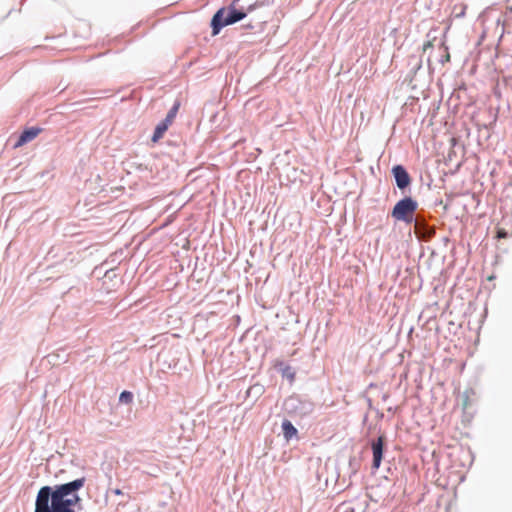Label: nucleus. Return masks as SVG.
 Listing matches in <instances>:
<instances>
[{
	"label": "nucleus",
	"mask_w": 512,
	"mask_h": 512,
	"mask_svg": "<svg viewBox=\"0 0 512 512\" xmlns=\"http://www.w3.org/2000/svg\"><path fill=\"white\" fill-rule=\"evenodd\" d=\"M85 477L54 486H43L35 500L34 512H76L81 506L78 492L85 485Z\"/></svg>",
	"instance_id": "nucleus-1"
},
{
	"label": "nucleus",
	"mask_w": 512,
	"mask_h": 512,
	"mask_svg": "<svg viewBox=\"0 0 512 512\" xmlns=\"http://www.w3.org/2000/svg\"><path fill=\"white\" fill-rule=\"evenodd\" d=\"M245 16L246 13L236 9L234 3L228 7V9L222 8L218 10L211 22L213 35H217L224 26L234 24L242 20Z\"/></svg>",
	"instance_id": "nucleus-2"
},
{
	"label": "nucleus",
	"mask_w": 512,
	"mask_h": 512,
	"mask_svg": "<svg viewBox=\"0 0 512 512\" xmlns=\"http://www.w3.org/2000/svg\"><path fill=\"white\" fill-rule=\"evenodd\" d=\"M417 202L411 197H406L396 203L392 210V217L396 220L412 223L414 213L417 209Z\"/></svg>",
	"instance_id": "nucleus-3"
},
{
	"label": "nucleus",
	"mask_w": 512,
	"mask_h": 512,
	"mask_svg": "<svg viewBox=\"0 0 512 512\" xmlns=\"http://www.w3.org/2000/svg\"><path fill=\"white\" fill-rule=\"evenodd\" d=\"M386 438L384 435H380L375 441L372 442V454H373V462L372 467L374 469H378L381 465L383 459V452L385 446Z\"/></svg>",
	"instance_id": "nucleus-4"
},
{
	"label": "nucleus",
	"mask_w": 512,
	"mask_h": 512,
	"mask_svg": "<svg viewBox=\"0 0 512 512\" xmlns=\"http://www.w3.org/2000/svg\"><path fill=\"white\" fill-rule=\"evenodd\" d=\"M41 132L42 129L39 127H30L25 129L19 136L17 142L14 144V148L22 147L26 143L34 140Z\"/></svg>",
	"instance_id": "nucleus-5"
},
{
	"label": "nucleus",
	"mask_w": 512,
	"mask_h": 512,
	"mask_svg": "<svg viewBox=\"0 0 512 512\" xmlns=\"http://www.w3.org/2000/svg\"><path fill=\"white\" fill-rule=\"evenodd\" d=\"M392 172L398 188L404 189L410 184V176L403 166L397 165L393 167Z\"/></svg>",
	"instance_id": "nucleus-6"
},
{
	"label": "nucleus",
	"mask_w": 512,
	"mask_h": 512,
	"mask_svg": "<svg viewBox=\"0 0 512 512\" xmlns=\"http://www.w3.org/2000/svg\"><path fill=\"white\" fill-rule=\"evenodd\" d=\"M282 431L286 440H290L293 437H296L298 433L297 429L289 420H284L282 422Z\"/></svg>",
	"instance_id": "nucleus-7"
},
{
	"label": "nucleus",
	"mask_w": 512,
	"mask_h": 512,
	"mask_svg": "<svg viewBox=\"0 0 512 512\" xmlns=\"http://www.w3.org/2000/svg\"><path fill=\"white\" fill-rule=\"evenodd\" d=\"M170 125H168L167 123H165L164 121H161L155 128L154 130V133H153V136H152V141L153 142H157L159 141L165 134V132L168 130Z\"/></svg>",
	"instance_id": "nucleus-8"
},
{
	"label": "nucleus",
	"mask_w": 512,
	"mask_h": 512,
	"mask_svg": "<svg viewBox=\"0 0 512 512\" xmlns=\"http://www.w3.org/2000/svg\"><path fill=\"white\" fill-rule=\"evenodd\" d=\"M179 107H180V103L179 102H176L173 107L170 109V111L168 112V114L166 115V118L163 120L165 123H167L168 125H171L178 113V110H179Z\"/></svg>",
	"instance_id": "nucleus-9"
},
{
	"label": "nucleus",
	"mask_w": 512,
	"mask_h": 512,
	"mask_svg": "<svg viewBox=\"0 0 512 512\" xmlns=\"http://www.w3.org/2000/svg\"><path fill=\"white\" fill-rule=\"evenodd\" d=\"M120 402L129 404L133 400V395L129 391H123L119 397Z\"/></svg>",
	"instance_id": "nucleus-10"
},
{
	"label": "nucleus",
	"mask_w": 512,
	"mask_h": 512,
	"mask_svg": "<svg viewBox=\"0 0 512 512\" xmlns=\"http://www.w3.org/2000/svg\"><path fill=\"white\" fill-rule=\"evenodd\" d=\"M507 237H508V233L506 232V230H505V229H503V228H499V229L497 230V238H499V239H505V238H507Z\"/></svg>",
	"instance_id": "nucleus-11"
},
{
	"label": "nucleus",
	"mask_w": 512,
	"mask_h": 512,
	"mask_svg": "<svg viewBox=\"0 0 512 512\" xmlns=\"http://www.w3.org/2000/svg\"><path fill=\"white\" fill-rule=\"evenodd\" d=\"M433 48V41L429 40L424 43L423 45V51L426 52L428 49Z\"/></svg>",
	"instance_id": "nucleus-12"
},
{
	"label": "nucleus",
	"mask_w": 512,
	"mask_h": 512,
	"mask_svg": "<svg viewBox=\"0 0 512 512\" xmlns=\"http://www.w3.org/2000/svg\"><path fill=\"white\" fill-rule=\"evenodd\" d=\"M113 493H114L115 495H117V496L123 495L122 490H121V489H119V488L114 489V490H113Z\"/></svg>",
	"instance_id": "nucleus-13"
},
{
	"label": "nucleus",
	"mask_w": 512,
	"mask_h": 512,
	"mask_svg": "<svg viewBox=\"0 0 512 512\" xmlns=\"http://www.w3.org/2000/svg\"><path fill=\"white\" fill-rule=\"evenodd\" d=\"M466 6H462L461 10H459V14L457 16H463L465 14Z\"/></svg>",
	"instance_id": "nucleus-14"
},
{
	"label": "nucleus",
	"mask_w": 512,
	"mask_h": 512,
	"mask_svg": "<svg viewBox=\"0 0 512 512\" xmlns=\"http://www.w3.org/2000/svg\"><path fill=\"white\" fill-rule=\"evenodd\" d=\"M466 6H462L461 10H459V14L457 16H463L465 14Z\"/></svg>",
	"instance_id": "nucleus-15"
},
{
	"label": "nucleus",
	"mask_w": 512,
	"mask_h": 512,
	"mask_svg": "<svg viewBox=\"0 0 512 512\" xmlns=\"http://www.w3.org/2000/svg\"><path fill=\"white\" fill-rule=\"evenodd\" d=\"M446 55H445V61L448 62L450 60V54L448 52V48L445 47Z\"/></svg>",
	"instance_id": "nucleus-16"
}]
</instances>
